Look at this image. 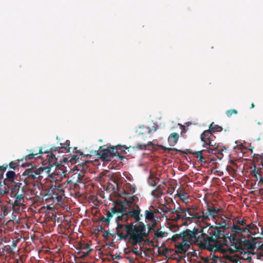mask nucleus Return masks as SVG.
<instances>
[{
    "label": "nucleus",
    "instance_id": "nucleus-1",
    "mask_svg": "<svg viewBox=\"0 0 263 263\" xmlns=\"http://www.w3.org/2000/svg\"><path fill=\"white\" fill-rule=\"evenodd\" d=\"M107 189L112 191L113 193L118 194L121 198L124 199V201L117 200L114 202V207L111 208V213L108 212L107 214H140L141 209L137 204L138 198L130 193H127L121 188L119 183L115 179H110L107 185Z\"/></svg>",
    "mask_w": 263,
    "mask_h": 263
},
{
    "label": "nucleus",
    "instance_id": "nucleus-2",
    "mask_svg": "<svg viewBox=\"0 0 263 263\" xmlns=\"http://www.w3.org/2000/svg\"><path fill=\"white\" fill-rule=\"evenodd\" d=\"M196 234L193 231L186 230L181 234L173 236V239L176 241V252L181 255L184 254L190 248L191 244L196 242Z\"/></svg>",
    "mask_w": 263,
    "mask_h": 263
},
{
    "label": "nucleus",
    "instance_id": "nucleus-3",
    "mask_svg": "<svg viewBox=\"0 0 263 263\" xmlns=\"http://www.w3.org/2000/svg\"><path fill=\"white\" fill-rule=\"evenodd\" d=\"M52 168H48L47 167H37L35 166H32L31 168L26 169L22 175L21 180H23L26 185L33 184L35 185L42 186L41 184H39V182L43 178L41 174L45 172L47 174H49Z\"/></svg>",
    "mask_w": 263,
    "mask_h": 263
},
{
    "label": "nucleus",
    "instance_id": "nucleus-4",
    "mask_svg": "<svg viewBox=\"0 0 263 263\" xmlns=\"http://www.w3.org/2000/svg\"><path fill=\"white\" fill-rule=\"evenodd\" d=\"M211 249L221 252L222 253V257L225 259V261H222L215 252L211 253L210 255L205 258V263H236L237 258L232 254L231 247L216 246Z\"/></svg>",
    "mask_w": 263,
    "mask_h": 263
},
{
    "label": "nucleus",
    "instance_id": "nucleus-5",
    "mask_svg": "<svg viewBox=\"0 0 263 263\" xmlns=\"http://www.w3.org/2000/svg\"><path fill=\"white\" fill-rule=\"evenodd\" d=\"M41 194L44 196H47L46 200L52 199L54 202L59 203L62 201L64 196V185H57L56 183L54 185H51Z\"/></svg>",
    "mask_w": 263,
    "mask_h": 263
},
{
    "label": "nucleus",
    "instance_id": "nucleus-6",
    "mask_svg": "<svg viewBox=\"0 0 263 263\" xmlns=\"http://www.w3.org/2000/svg\"><path fill=\"white\" fill-rule=\"evenodd\" d=\"M148 234L145 227L143 223H137L130 225L129 230V239L133 244L140 243Z\"/></svg>",
    "mask_w": 263,
    "mask_h": 263
},
{
    "label": "nucleus",
    "instance_id": "nucleus-7",
    "mask_svg": "<svg viewBox=\"0 0 263 263\" xmlns=\"http://www.w3.org/2000/svg\"><path fill=\"white\" fill-rule=\"evenodd\" d=\"M95 153L104 162L111 161V159L115 156H117L121 160L125 158L124 156H121L116 152L115 147L113 148L111 146H108L107 148H104L103 146H101L99 150L96 151Z\"/></svg>",
    "mask_w": 263,
    "mask_h": 263
},
{
    "label": "nucleus",
    "instance_id": "nucleus-8",
    "mask_svg": "<svg viewBox=\"0 0 263 263\" xmlns=\"http://www.w3.org/2000/svg\"><path fill=\"white\" fill-rule=\"evenodd\" d=\"M162 149L164 150L165 151L167 152L168 153L171 154V155L173 154L172 153V151H175L176 152H180L181 154H191L194 155L197 159H198V161L204 163L206 164L208 163L207 161L205 160V159L203 157V152L205 150H202L197 152H192L190 149H185L184 150H181L178 149L176 148H170V147H166L165 146H162Z\"/></svg>",
    "mask_w": 263,
    "mask_h": 263
},
{
    "label": "nucleus",
    "instance_id": "nucleus-9",
    "mask_svg": "<svg viewBox=\"0 0 263 263\" xmlns=\"http://www.w3.org/2000/svg\"><path fill=\"white\" fill-rule=\"evenodd\" d=\"M128 215H122L118 216L116 218L118 225L116 229V233L118 236L121 238L126 239L129 238V230H130V225L126 226L119 223V221L122 220L123 218L127 219Z\"/></svg>",
    "mask_w": 263,
    "mask_h": 263
},
{
    "label": "nucleus",
    "instance_id": "nucleus-10",
    "mask_svg": "<svg viewBox=\"0 0 263 263\" xmlns=\"http://www.w3.org/2000/svg\"><path fill=\"white\" fill-rule=\"evenodd\" d=\"M74 149L76 150L75 154L72 155L70 157V161L71 163H78V165H80V166H82V170L87 168V166L86 165V161L80 162L79 158L80 156L81 157H88L89 156V154H84L83 153L80 151L77 150V148L75 147Z\"/></svg>",
    "mask_w": 263,
    "mask_h": 263
},
{
    "label": "nucleus",
    "instance_id": "nucleus-11",
    "mask_svg": "<svg viewBox=\"0 0 263 263\" xmlns=\"http://www.w3.org/2000/svg\"><path fill=\"white\" fill-rule=\"evenodd\" d=\"M202 214H218V212H223L222 208H218L215 206L212 203L206 202L205 205L203 207Z\"/></svg>",
    "mask_w": 263,
    "mask_h": 263
},
{
    "label": "nucleus",
    "instance_id": "nucleus-12",
    "mask_svg": "<svg viewBox=\"0 0 263 263\" xmlns=\"http://www.w3.org/2000/svg\"><path fill=\"white\" fill-rule=\"evenodd\" d=\"M25 190L22 183H15L11 187V197L18 196H24Z\"/></svg>",
    "mask_w": 263,
    "mask_h": 263
},
{
    "label": "nucleus",
    "instance_id": "nucleus-13",
    "mask_svg": "<svg viewBox=\"0 0 263 263\" xmlns=\"http://www.w3.org/2000/svg\"><path fill=\"white\" fill-rule=\"evenodd\" d=\"M213 133L211 132V130L208 129L204 130L200 136V139L202 142H203V144H207L209 141L212 140L213 138Z\"/></svg>",
    "mask_w": 263,
    "mask_h": 263
},
{
    "label": "nucleus",
    "instance_id": "nucleus-14",
    "mask_svg": "<svg viewBox=\"0 0 263 263\" xmlns=\"http://www.w3.org/2000/svg\"><path fill=\"white\" fill-rule=\"evenodd\" d=\"M154 216L155 215H145V221L151 228L156 227L157 224V220Z\"/></svg>",
    "mask_w": 263,
    "mask_h": 263
},
{
    "label": "nucleus",
    "instance_id": "nucleus-15",
    "mask_svg": "<svg viewBox=\"0 0 263 263\" xmlns=\"http://www.w3.org/2000/svg\"><path fill=\"white\" fill-rule=\"evenodd\" d=\"M69 141H66V146H53L50 148V151L51 152H58L60 153H64L65 152H70V147H69Z\"/></svg>",
    "mask_w": 263,
    "mask_h": 263
},
{
    "label": "nucleus",
    "instance_id": "nucleus-16",
    "mask_svg": "<svg viewBox=\"0 0 263 263\" xmlns=\"http://www.w3.org/2000/svg\"><path fill=\"white\" fill-rule=\"evenodd\" d=\"M191 209H192V210L194 209L193 206L187 207V208H181V206H179L178 208H177L175 213L172 212L171 213V214H180V213L186 214V212L188 213V214H198L197 212H191Z\"/></svg>",
    "mask_w": 263,
    "mask_h": 263
},
{
    "label": "nucleus",
    "instance_id": "nucleus-17",
    "mask_svg": "<svg viewBox=\"0 0 263 263\" xmlns=\"http://www.w3.org/2000/svg\"><path fill=\"white\" fill-rule=\"evenodd\" d=\"M48 168H52L51 172H50L49 175L51 174L53 175H65L64 174V169L59 166V165L56 166H52L51 167H47Z\"/></svg>",
    "mask_w": 263,
    "mask_h": 263
},
{
    "label": "nucleus",
    "instance_id": "nucleus-18",
    "mask_svg": "<svg viewBox=\"0 0 263 263\" xmlns=\"http://www.w3.org/2000/svg\"><path fill=\"white\" fill-rule=\"evenodd\" d=\"M179 135L177 133H171L168 138V142L171 146H174L178 142Z\"/></svg>",
    "mask_w": 263,
    "mask_h": 263
},
{
    "label": "nucleus",
    "instance_id": "nucleus-19",
    "mask_svg": "<svg viewBox=\"0 0 263 263\" xmlns=\"http://www.w3.org/2000/svg\"><path fill=\"white\" fill-rule=\"evenodd\" d=\"M24 196H20L18 195H16L15 196L12 197L15 198L13 204V208L14 209V211H16L17 210L16 206H20L23 205V202L24 201Z\"/></svg>",
    "mask_w": 263,
    "mask_h": 263
},
{
    "label": "nucleus",
    "instance_id": "nucleus-20",
    "mask_svg": "<svg viewBox=\"0 0 263 263\" xmlns=\"http://www.w3.org/2000/svg\"><path fill=\"white\" fill-rule=\"evenodd\" d=\"M43 153L48 154V155L47 156V159L48 162H49V164L50 165V167H51V165L53 166V165L56 163V161L57 160L55 156L52 154L51 153L47 151L43 152Z\"/></svg>",
    "mask_w": 263,
    "mask_h": 263
},
{
    "label": "nucleus",
    "instance_id": "nucleus-21",
    "mask_svg": "<svg viewBox=\"0 0 263 263\" xmlns=\"http://www.w3.org/2000/svg\"><path fill=\"white\" fill-rule=\"evenodd\" d=\"M165 189L164 186H162L161 185H158L156 190L153 192V193L154 192L156 193V194L154 195V196L159 197L161 196L162 195L165 194Z\"/></svg>",
    "mask_w": 263,
    "mask_h": 263
},
{
    "label": "nucleus",
    "instance_id": "nucleus-22",
    "mask_svg": "<svg viewBox=\"0 0 263 263\" xmlns=\"http://www.w3.org/2000/svg\"><path fill=\"white\" fill-rule=\"evenodd\" d=\"M178 197L183 202L186 204L191 201V199L189 197L186 192L178 193Z\"/></svg>",
    "mask_w": 263,
    "mask_h": 263
},
{
    "label": "nucleus",
    "instance_id": "nucleus-23",
    "mask_svg": "<svg viewBox=\"0 0 263 263\" xmlns=\"http://www.w3.org/2000/svg\"><path fill=\"white\" fill-rule=\"evenodd\" d=\"M202 146L204 148L208 149L210 152H211V149H214V148L217 146L216 142H215L214 140H213V139L212 138V140L209 141V142H208L207 144H203Z\"/></svg>",
    "mask_w": 263,
    "mask_h": 263
},
{
    "label": "nucleus",
    "instance_id": "nucleus-24",
    "mask_svg": "<svg viewBox=\"0 0 263 263\" xmlns=\"http://www.w3.org/2000/svg\"><path fill=\"white\" fill-rule=\"evenodd\" d=\"M39 154H43V152L42 151V149H40L38 153H37V152L35 153H34V152L30 153L28 155L25 156L24 157V158L23 159H22L21 160H23L24 159H25L26 161L31 160L34 158L35 156Z\"/></svg>",
    "mask_w": 263,
    "mask_h": 263
},
{
    "label": "nucleus",
    "instance_id": "nucleus-25",
    "mask_svg": "<svg viewBox=\"0 0 263 263\" xmlns=\"http://www.w3.org/2000/svg\"><path fill=\"white\" fill-rule=\"evenodd\" d=\"M209 129L211 130V132L212 133L216 132H219L222 131V128L218 125L214 124V123H212L209 126Z\"/></svg>",
    "mask_w": 263,
    "mask_h": 263
},
{
    "label": "nucleus",
    "instance_id": "nucleus-26",
    "mask_svg": "<svg viewBox=\"0 0 263 263\" xmlns=\"http://www.w3.org/2000/svg\"><path fill=\"white\" fill-rule=\"evenodd\" d=\"M113 148H116V152L119 154V151H120L121 153H123V154H127V152H126V149H128L129 147H126L125 145H117L115 146H112Z\"/></svg>",
    "mask_w": 263,
    "mask_h": 263
},
{
    "label": "nucleus",
    "instance_id": "nucleus-27",
    "mask_svg": "<svg viewBox=\"0 0 263 263\" xmlns=\"http://www.w3.org/2000/svg\"><path fill=\"white\" fill-rule=\"evenodd\" d=\"M106 217H102L99 218L100 222L102 223H104L106 225H108L109 223V221L110 219L112 217L113 215H106Z\"/></svg>",
    "mask_w": 263,
    "mask_h": 263
},
{
    "label": "nucleus",
    "instance_id": "nucleus-28",
    "mask_svg": "<svg viewBox=\"0 0 263 263\" xmlns=\"http://www.w3.org/2000/svg\"><path fill=\"white\" fill-rule=\"evenodd\" d=\"M222 152L223 149L221 148H219L218 145H217L216 147L214 148V149H211L210 153L218 154V155L223 156Z\"/></svg>",
    "mask_w": 263,
    "mask_h": 263
},
{
    "label": "nucleus",
    "instance_id": "nucleus-29",
    "mask_svg": "<svg viewBox=\"0 0 263 263\" xmlns=\"http://www.w3.org/2000/svg\"><path fill=\"white\" fill-rule=\"evenodd\" d=\"M258 168L255 164L253 165V169L250 171V174L257 179Z\"/></svg>",
    "mask_w": 263,
    "mask_h": 263
},
{
    "label": "nucleus",
    "instance_id": "nucleus-30",
    "mask_svg": "<svg viewBox=\"0 0 263 263\" xmlns=\"http://www.w3.org/2000/svg\"><path fill=\"white\" fill-rule=\"evenodd\" d=\"M89 248V246L88 245H84V246L81 247L82 253H84L85 255H87L89 253L90 250H88Z\"/></svg>",
    "mask_w": 263,
    "mask_h": 263
},
{
    "label": "nucleus",
    "instance_id": "nucleus-31",
    "mask_svg": "<svg viewBox=\"0 0 263 263\" xmlns=\"http://www.w3.org/2000/svg\"><path fill=\"white\" fill-rule=\"evenodd\" d=\"M82 175L80 174H79L78 175H77V180L75 183V185H79V183H82L83 184H84V183H83L82 182V180H83V173L82 172Z\"/></svg>",
    "mask_w": 263,
    "mask_h": 263
},
{
    "label": "nucleus",
    "instance_id": "nucleus-32",
    "mask_svg": "<svg viewBox=\"0 0 263 263\" xmlns=\"http://www.w3.org/2000/svg\"><path fill=\"white\" fill-rule=\"evenodd\" d=\"M237 113H238V112H237V110L234 109H230L226 111V115L228 117L231 116L233 114H237Z\"/></svg>",
    "mask_w": 263,
    "mask_h": 263
},
{
    "label": "nucleus",
    "instance_id": "nucleus-33",
    "mask_svg": "<svg viewBox=\"0 0 263 263\" xmlns=\"http://www.w3.org/2000/svg\"><path fill=\"white\" fill-rule=\"evenodd\" d=\"M158 128V125H154L153 126L152 128L151 129H149L148 127L146 128V130H147V133L149 134L151 132L154 131L156 132Z\"/></svg>",
    "mask_w": 263,
    "mask_h": 263
},
{
    "label": "nucleus",
    "instance_id": "nucleus-34",
    "mask_svg": "<svg viewBox=\"0 0 263 263\" xmlns=\"http://www.w3.org/2000/svg\"><path fill=\"white\" fill-rule=\"evenodd\" d=\"M18 165H18L16 162H15L14 161H12L9 163L10 167L14 170L16 169L17 167H18Z\"/></svg>",
    "mask_w": 263,
    "mask_h": 263
},
{
    "label": "nucleus",
    "instance_id": "nucleus-35",
    "mask_svg": "<svg viewBox=\"0 0 263 263\" xmlns=\"http://www.w3.org/2000/svg\"><path fill=\"white\" fill-rule=\"evenodd\" d=\"M149 144H137L136 146V148L139 149H145L146 148L147 145H149Z\"/></svg>",
    "mask_w": 263,
    "mask_h": 263
},
{
    "label": "nucleus",
    "instance_id": "nucleus-36",
    "mask_svg": "<svg viewBox=\"0 0 263 263\" xmlns=\"http://www.w3.org/2000/svg\"><path fill=\"white\" fill-rule=\"evenodd\" d=\"M145 214H161V212H159L158 211H157V212L153 211H152L150 209H149V210H146L145 211Z\"/></svg>",
    "mask_w": 263,
    "mask_h": 263
},
{
    "label": "nucleus",
    "instance_id": "nucleus-37",
    "mask_svg": "<svg viewBox=\"0 0 263 263\" xmlns=\"http://www.w3.org/2000/svg\"><path fill=\"white\" fill-rule=\"evenodd\" d=\"M183 192H185L184 191V189L183 188H182V187H179L177 190L176 196H177L178 197V193H183Z\"/></svg>",
    "mask_w": 263,
    "mask_h": 263
},
{
    "label": "nucleus",
    "instance_id": "nucleus-38",
    "mask_svg": "<svg viewBox=\"0 0 263 263\" xmlns=\"http://www.w3.org/2000/svg\"><path fill=\"white\" fill-rule=\"evenodd\" d=\"M129 191L133 194L135 192V188L134 186H129Z\"/></svg>",
    "mask_w": 263,
    "mask_h": 263
},
{
    "label": "nucleus",
    "instance_id": "nucleus-39",
    "mask_svg": "<svg viewBox=\"0 0 263 263\" xmlns=\"http://www.w3.org/2000/svg\"><path fill=\"white\" fill-rule=\"evenodd\" d=\"M164 235H165V233H163L162 232H160L158 233V236L159 237H164Z\"/></svg>",
    "mask_w": 263,
    "mask_h": 263
},
{
    "label": "nucleus",
    "instance_id": "nucleus-40",
    "mask_svg": "<svg viewBox=\"0 0 263 263\" xmlns=\"http://www.w3.org/2000/svg\"><path fill=\"white\" fill-rule=\"evenodd\" d=\"M259 159L260 160V164H261V165L262 166V168H263V155H261V156L260 157Z\"/></svg>",
    "mask_w": 263,
    "mask_h": 263
},
{
    "label": "nucleus",
    "instance_id": "nucleus-41",
    "mask_svg": "<svg viewBox=\"0 0 263 263\" xmlns=\"http://www.w3.org/2000/svg\"><path fill=\"white\" fill-rule=\"evenodd\" d=\"M259 178V180L261 178H262V175H261V173H258L257 178Z\"/></svg>",
    "mask_w": 263,
    "mask_h": 263
},
{
    "label": "nucleus",
    "instance_id": "nucleus-42",
    "mask_svg": "<svg viewBox=\"0 0 263 263\" xmlns=\"http://www.w3.org/2000/svg\"><path fill=\"white\" fill-rule=\"evenodd\" d=\"M165 193H168V194H170L171 195H172L173 194V192L170 191H166L165 192Z\"/></svg>",
    "mask_w": 263,
    "mask_h": 263
},
{
    "label": "nucleus",
    "instance_id": "nucleus-43",
    "mask_svg": "<svg viewBox=\"0 0 263 263\" xmlns=\"http://www.w3.org/2000/svg\"><path fill=\"white\" fill-rule=\"evenodd\" d=\"M258 168V173H262V170L263 169L262 168V167L261 168V167H259V168Z\"/></svg>",
    "mask_w": 263,
    "mask_h": 263
},
{
    "label": "nucleus",
    "instance_id": "nucleus-44",
    "mask_svg": "<svg viewBox=\"0 0 263 263\" xmlns=\"http://www.w3.org/2000/svg\"><path fill=\"white\" fill-rule=\"evenodd\" d=\"M166 209H167V210H163V212L167 213V212L170 211V209H168L167 208H166Z\"/></svg>",
    "mask_w": 263,
    "mask_h": 263
},
{
    "label": "nucleus",
    "instance_id": "nucleus-45",
    "mask_svg": "<svg viewBox=\"0 0 263 263\" xmlns=\"http://www.w3.org/2000/svg\"><path fill=\"white\" fill-rule=\"evenodd\" d=\"M254 106H255V105H254V103H252V104H251V107H250V108H254Z\"/></svg>",
    "mask_w": 263,
    "mask_h": 263
},
{
    "label": "nucleus",
    "instance_id": "nucleus-46",
    "mask_svg": "<svg viewBox=\"0 0 263 263\" xmlns=\"http://www.w3.org/2000/svg\"><path fill=\"white\" fill-rule=\"evenodd\" d=\"M152 185H153V186H155V185H156V182H153V183H152Z\"/></svg>",
    "mask_w": 263,
    "mask_h": 263
},
{
    "label": "nucleus",
    "instance_id": "nucleus-47",
    "mask_svg": "<svg viewBox=\"0 0 263 263\" xmlns=\"http://www.w3.org/2000/svg\"><path fill=\"white\" fill-rule=\"evenodd\" d=\"M68 158H65L64 159V160L65 161H68Z\"/></svg>",
    "mask_w": 263,
    "mask_h": 263
},
{
    "label": "nucleus",
    "instance_id": "nucleus-48",
    "mask_svg": "<svg viewBox=\"0 0 263 263\" xmlns=\"http://www.w3.org/2000/svg\"><path fill=\"white\" fill-rule=\"evenodd\" d=\"M97 212H98V211H97V210H96V211H95V212H94V213H93V214H97Z\"/></svg>",
    "mask_w": 263,
    "mask_h": 263
},
{
    "label": "nucleus",
    "instance_id": "nucleus-49",
    "mask_svg": "<svg viewBox=\"0 0 263 263\" xmlns=\"http://www.w3.org/2000/svg\"><path fill=\"white\" fill-rule=\"evenodd\" d=\"M139 134H143L142 132H139Z\"/></svg>",
    "mask_w": 263,
    "mask_h": 263
},
{
    "label": "nucleus",
    "instance_id": "nucleus-50",
    "mask_svg": "<svg viewBox=\"0 0 263 263\" xmlns=\"http://www.w3.org/2000/svg\"><path fill=\"white\" fill-rule=\"evenodd\" d=\"M192 216H195L196 215H194V214H192L191 215Z\"/></svg>",
    "mask_w": 263,
    "mask_h": 263
}]
</instances>
